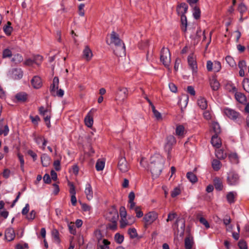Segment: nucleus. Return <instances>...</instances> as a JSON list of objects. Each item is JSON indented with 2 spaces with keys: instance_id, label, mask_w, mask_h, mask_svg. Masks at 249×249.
<instances>
[{
  "instance_id": "nucleus-1",
  "label": "nucleus",
  "mask_w": 249,
  "mask_h": 249,
  "mask_svg": "<svg viewBox=\"0 0 249 249\" xmlns=\"http://www.w3.org/2000/svg\"><path fill=\"white\" fill-rule=\"evenodd\" d=\"M164 163V159L159 154H155L151 157L149 168L153 177L157 178L160 175Z\"/></svg>"
},
{
  "instance_id": "nucleus-2",
  "label": "nucleus",
  "mask_w": 249,
  "mask_h": 249,
  "mask_svg": "<svg viewBox=\"0 0 249 249\" xmlns=\"http://www.w3.org/2000/svg\"><path fill=\"white\" fill-rule=\"evenodd\" d=\"M108 45H114L113 51L114 53L119 56L125 55V46L124 43L120 39L119 35L114 31L111 32L110 35L109 42L107 40Z\"/></svg>"
},
{
  "instance_id": "nucleus-3",
  "label": "nucleus",
  "mask_w": 249,
  "mask_h": 249,
  "mask_svg": "<svg viewBox=\"0 0 249 249\" xmlns=\"http://www.w3.org/2000/svg\"><path fill=\"white\" fill-rule=\"evenodd\" d=\"M176 143V140L174 136L169 135L166 138L164 146V151L168 154V158L170 156V152L172 149L173 146Z\"/></svg>"
},
{
  "instance_id": "nucleus-4",
  "label": "nucleus",
  "mask_w": 249,
  "mask_h": 249,
  "mask_svg": "<svg viewBox=\"0 0 249 249\" xmlns=\"http://www.w3.org/2000/svg\"><path fill=\"white\" fill-rule=\"evenodd\" d=\"M117 168L122 173H125L129 171L130 166L124 156H121L119 158Z\"/></svg>"
},
{
  "instance_id": "nucleus-5",
  "label": "nucleus",
  "mask_w": 249,
  "mask_h": 249,
  "mask_svg": "<svg viewBox=\"0 0 249 249\" xmlns=\"http://www.w3.org/2000/svg\"><path fill=\"white\" fill-rule=\"evenodd\" d=\"M227 181L229 185L233 186L237 185L239 181L238 174L234 171L231 170L227 174Z\"/></svg>"
},
{
  "instance_id": "nucleus-6",
  "label": "nucleus",
  "mask_w": 249,
  "mask_h": 249,
  "mask_svg": "<svg viewBox=\"0 0 249 249\" xmlns=\"http://www.w3.org/2000/svg\"><path fill=\"white\" fill-rule=\"evenodd\" d=\"M160 61L165 67H168L170 62V53L167 48H163L160 52Z\"/></svg>"
},
{
  "instance_id": "nucleus-7",
  "label": "nucleus",
  "mask_w": 249,
  "mask_h": 249,
  "mask_svg": "<svg viewBox=\"0 0 249 249\" xmlns=\"http://www.w3.org/2000/svg\"><path fill=\"white\" fill-rule=\"evenodd\" d=\"M158 218V214L154 212H150L144 215L143 220L145 227L152 224Z\"/></svg>"
},
{
  "instance_id": "nucleus-8",
  "label": "nucleus",
  "mask_w": 249,
  "mask_h": 249,
  "mask_svg": "<svg viewBox=\"0 0 249 249\" xmlns=\"http://www.w3.org/2000/svg\"><path fill=\"white\" fill-rule=\"evenodd\" d=\"M207 70L208 71H213L214 72H219L221 69V63L218 61L212 62L210 60L207 61L206 64Z\"/></svg>"
},
{
  "instance_id": "nucleus-9",
  "label": "nucleus",
  "mask_w": 249,
  "mask_h": 249,
  "mask_svg": "<svg viewBox=\"0 0 249 249\" xmlns=\"http://www.w3.org/2000/svg\"><path fill=\"white\" fill-rule=\"evenodd\" d=\"M106 217L109 221H117L119 215L117 209L114 207L108 209L106 213Z\"/></svg>"
},
{
  "instance_id": "nucleus-10",
  "label": "nucleus",
  "mask_w": 249,
  "mask_h": 249,
  "mask_svg": "<svg viewBox=\"0 0 249 249\" xmlns=\"http://www.w3.org/2000/svg\"><path fill=\"white\" fill-rule=\"evenodd\" d=\"M116 100L124 101L128 95L127 89L124 87H119L116 92Z\"/></svg>"
},
{
  "instance_id": "nucleus-11",
  "label": "nucleus",
  "mask_w": 249,
  "mask_h": 249,
  "mask_svg": "<svg viewBox=\"0 0 249 249\" xmlns=\"http://www.w3.org/2000/svg\"><path fill=\"white\" fill-rule=\"evenodd\" d=\"M96 110V109L92 108L86 116L84 122L87 127L90 128L92 126L93 124V115Z\"/></svg>"
},
{
  "instance_id": "nucleus-12",
  "label": "nucleus",
  "mask_w": 249,
  "mask_h": 249,
  "mask_svg": "<svg viewBox=\"0 0 249 249\" xmlns=\"http://www.w3.org/2000/svg\"><path fill=\"white\" fill-rule=\"evenodd\" d=\"M9 76L15 80L21 79L23 76V71L21 69H13L9 71Z\"/></svg>"
},
{
  "instance_id": "nucleus-13",
  "label": "nucleus",
  "mask_w": 249,
  "mask_h": 249,
  "mask_svg": "<svg viewBox=\"0 0 249 249\" xmlns=\"http://www.w3.org/2000/svg\"><path fill=\"white\" fill-rule=\"evenodd\" d=\"M223 112L228 118L232 120H235L239 116L238 112L231 108H225Z\"/></svg>"
},
{
  "instance_id": "nucleus-14",
  "label": "nucleus",
  "mask_w": 249,
  "mask_h": 249,
  "mask_svg": "<svg viewBox=\"0 0 249 249\" xmlns=\"http://www.w3.org/2000/svg\"><path fill=\"white\" fill-rule=\"evenodd\" d=\"M31 85L34 89H40L43 85L41 78L38 76H35L31 81Z\"/></svg>"
},
{
  "instance_id": "nucleus-15",
  "label": "nucleus",
  "mask_w": 249,
  "mask_h": 249,
  "mask_svg": "<svg viewBox=\"0 0 249 249\" xmlns=\"http://www.w3.org/2000/svg\"><path fill=\"white\" fill-rule=\"evenodd\" d=\"M93 56V53L91 50L88 46H85L83 51L82 57L87 61H90Z\"/></svg>"
},
{
  "instance_id": "nucleus-16",
  "label": "nucleus",
  "mask_w": 249,
  "mask_h": 249,
  "mask_svg": "<svg viewBox=\"0 0 249 249\" xmlns=\"http://www.w3.org/2000/svg\"><path fill=\"white\" fill-rule=\"evenodd\" d=\"M188 62L189 65L192 70L193 72H196L197 71V64L196 58L193 54L190 55L188 57Z\"/></svg>"
},
{
  "instance_id": "nucleus-17",
  "label": "nucleus",
  "mask_w": 249,
  "mask_h": 249,
  "mask_svg": "<svg viewBox=\"0 0 249 249\" xmlns=\"http://www.w3.org/2000/svg\"><path fill=\"white\" fill-rule=\"evenodd\" d=\"M188 6L185 3H181L178 5L177 8V11L178 15H185L187 12Z\"/></svg>"
},
{
  "instance_id": "nucleus-18",
  "label": "nucleus",
  "mask_w": 249,
  "mask_h": 249,
  "mask_svg": "<svg viewBox=\"0 0 249 249\" xmlns=\"http://www.w3.org/2000/svg\"><path fill=\"white\" fill-rule=\"evenodd\" d=\"M5 237L8 241H12L15 237L14 230L12 228L7 229L5 232Z\"/></svg>"
},
{
  "instance_id": "nucleus-19",
  "label": "nucleus",
  "mask_w": 249,
  "mask_h": 249,
  "mask_svg": "<svg viewBox=\"0 0 249 249\" xmlns=\"http://www.w3.org/2000/svg\"><path fill=\"white\" fill-rule=\"evenodd\" d=\"M211 143L216 149H218L220 147L222 144V142L220 138L216 134L212 136Z\"/></svg>"
},
{
  "instance_id": "nucleus-20",
  "label": "nucleus",
  "mask_w": 249,
  "mask_h": 249,
  "mask_svg": "<svg viewBox=\"0 0 249 249\" xmlns=\"http://www.w3.org/2000/svg\"><path fill=\"white\" fill-rule=\"evenodd\" d=\"M59 79L57 77H54L53 84L50 86V91L53 95H54L56 90L58 89Z\"/></svg>"
},
{
  "instance_id": "nucleus-21",
  "label": "nucleus",
  "mask_w": 249,
  "mask_h": 249,
  "mask_svg": "<svg viewBox=\"0 0 249 249\" xmlns=\"http://www.w3.org/2000/svg\"><path fill=\"white\" fill-rule=\"evenodd\" d=\"M9 128L7 124H4L3 120L0 121V135L7 136L9 133Z\"/></svg>"
},
{
  "instance_id": "nucleus-22",
  "label": "nucleus",
  "mask_w": 249,
  "mask_h": 249,
  "mask_svg": "<svg viewBox=\"0 0 249 249\" xmlns=\"http://www.w3.org/2000/svg\"><path fill=\"white\" fill-rule=\"evenodd\" d=\"M85 193L86 195L87 199L89 200H91L93 197V191L92 187L90 184L88 183L86 185Z\"/></svg>"
},
{
  "instance_id": "nucleus-23",
  "label": "nucleus",
  "mask_w": 249,
  "mask_h": 249,
  "mask_svg": "<svg viewBox=\"0 0 249 249\" xmlns=\"http://www.w3.org/2000/svg\"><path fill=\"white\" fill-rule=\"evenodd\" d=\"M213 184L216 190L221 191L223 189V185L222 180L219 178L216 177L214 178Z\"/></svg>"
},
{
  "instance_id": "nucleus-24",
  "label": "nucleus",
  "mask_w": 249,
  "mask_h": 249,
  "mask_svg": "<svg viewBox=\"0 0 249 249\" xmlns=\"http://www.w3.org/2000/svg\"><path fill=\"white\" fill-rule=\"evenodd\" d=\"M210 85L213 90H217L219 88V83L215 77H213L210 80Z\"/></svg>"
},
{
  "instance_id": "nucleus-25",
  "label": "nucleus",
  "mask_w": 249,
  "mask_h": 249,
  "mask_svg": "<svg viewBox=\"0 0 249 249\" xmlns=\"http://www.w3.org/2000/svg\"><path fill=\"white\" fill-rule=\"evenodd\" d=\"M184 244L185 249H193L194 242L192 238L190 237H186Z\"/></svg>"
},
{
  "instance_id": "nucleus-26",
  "label": "nucleus",
  "mask_w": 249,
  "mask_h": 249,
  "mask_svg": "<svg viewBox=\"0 0 249 249\" xmlns=\"http://www.w3.org/2000/svg\"><path fill=\"white\" fill-rule=\"evenodd\" d=\"M237 194L234 192H229L226 196L227 200L230 204L233 203L235 202V198Z\"/></svg>"
},
{
  "instance_id": "nucleus-27",
  "label": "nucleus",
  "mask_w": 249,
  "mask_h": 249,
  "mask_svg": "<svg viewBox=\"0 0 249 249\" xmlns=\"http://www.w3.org/2000/svg\"><path fill=\"white\" fill-rule=\"evenodd\" d=\"M41 160L42 164L44 167L48 166L50 163V158L46 154L41 156Z\"/></svg>"
},
{
  "instance_id": "nucleus-28",
  "label": "nucleus",
  "mask_w": 249,
  "mask_h": 249,
  "mask_svg": "<svg viewBox=\"0 0 249 249\" xmlns=\"http://www.w3.org/2000/svg\"><path fill=\"white\" fill-rule=\"evenodd\" d=\"M235 97L237 101L240 103H244L246 101L245 95L241 92H236Z\"/></svg>"
},
{
  "instance_id": "nucleus-29",
  "label": "nucleus",
  "mask_w": 249,
  "mask_h": 249,
  "mask_svg": "<svg viewBox=\"0 0 249 249\" xmlns=\"http://www.w3.org/2000/svg\"><path fill=\"white\" fill-rule=\"evenodd\" d=\"M215 156L219 159H224L227 157L226 153L222 149H216Z\"/></svg>"
},
{
  "instance_id": "nucleus-30",
  "label": "nucleus",
  "mask_w": 249,
  "mask_h": 249,
  "mask_svg": "<svg viewBox=\"0 0 249 249\" xmlns=\"http://www.w3.org/2000/svg\"><path fill=\"white\" fill-rule=\"evenodd\" d=\"M198 106L202 109H205L207 107V102L204 98H200L197 100Z\"/></svg>"
},
{
  "instance_id": "nucleus-31",
  "label": "nucleus",
  "mask_w": 249,
  "mask_h": 249,
  "mask_svg": "<svg viewBox=\"0 0 249 249\" xmlns=\"http://www.w3.org/2000/svg\"><path fill=\"white\" fill-rule=\"evenodd\" d=\"M231 222V219L229 216L226 215L223 219V223L224 225L227 227V231H230L233 228L232 225H230Z\"/></svg>"
},
{
  "instance_id": "nucleus-32",
  "label": "nucleus",
  "mask_w": 249,
  "mask_h": 249,
  "mask_svg": "<svg viewBox=\"0 0 249 249\" xmlns=\"http://www.w3.org/2000/svg\"><path fill=\"white\" fill-rule=\"evenodd\" d=\"M238 10L241 15L240 20L242 21L243 20V14L247 11V8L244 4L241 3L239 5Z\"/></svg>"
},
{
  "instance_id": "nucleus-33",
  "label": "nucleus",
  "mask_w": 249,
  "mask_h": 249,
  "mask_svg": "<svg viewBox=\"0 0 249 249\" xmlns=\"http://www.w3.org/2000/svg\"><path fill=\"white\" fill-rule=\"evenodd\" d=\"M184 127L183 125H177L176 128V135L179 137H183L184 134Z\"/></svg>"
},
{
  "instance_id": "nucleus-34",
  "label": "nucleus",
  "mask_w": 249,
  "mask_h": 249,
  "mask_svg": "<svg viewBox=\"0 0 249 249\" xmlns=\"http://www.w3.org/2000/svg\"><path fill=\"white\" fill-rule=\"evenodd\" d=\"M44 117V121L47 126L49 127L51 125L50 118L51 116V111L49 110L47 113H45L42 115Z\"/></svg>"
},
{
  "instance_id": "nucleus-35",
  "label": "nucleus",
  "mask_w": 249,
  "mask_h": 249,
  "mask_svg": "<svg viewBox=\"0 0 249 249\" xmlns=\"http://www.w3.org/2000/svg\"><path fill=\"white\" fill-rule=\"evenodd\" d=\"M52 237L55 242L59 243L60 241L59 238V233L58 231L56 229H53L52 232Z\"/></svg>"
},
{
  "instance_id": "nucleus-36",
  "label": "nucleus",
  "mask_w": 249,
  "mask_h": 249,
  "mask_svg": "<svg viewBox=\"0 0 249 249\" xmlns=\"http://www.w3.org/2000/svg\"><path fill=\"white\" fill-rule=\"evenodd\" d=\"M187 178L192 183H195L197 181L196 176L192 172H188L187 174Z\"/></svg>"
},
{
  "instance_id": "nucleus-37",
  "label": "nucleus",
  "mask_w": 249,
  "mask_h": 249,
  "mask_svg": "<svg viewBox=\"0 0 249 249\" xmlns=\"http://www.w3.org/2000/svg\"><path fill=\"white\" fill-rule=\"evenodd\" d=\"M16 99L19 101H24L27 99V94L25 92H20L16 96Z\"/></svg>"
},
{
  "instance_id": "nucleus-38",
  "label": "nucleus",
  "mask_w": 249,
  "mask_h": 249,
  "mask_svg": "<svg viewBox=\"0 0 249 249\" xmlns=\"http://www.w3.org/2000/svg\"><path fill=\"white\" fill-rule=\"evenodd\" d=\"M212 164L213 169L215 171L219 170L221 168V163L219 160H213Z\"/></svg>"
},
{
  "instance_id": "nucleus-39",
  "label": "nucleus",
  "mask_w": 249,
  "mask_h": 249,
  "mask_svg": "<svg viewBox=\"0 0 249 249\" xmlns=\"http://www.w3.org/2000/svg\"><path fill=\"white\" fill-rule=\"evenodd\" d=\"M212 127L213 131L217 134L220 133L221 129L219 124L217 122H213L212 124Z\"/></svg>"
},
{
  "instance_id": "nucleus-40",
  "label": "nucleus",
  "mask_w": 249,
  "mask_h": 249,
  "mask_svg": "<svg viewBox=\"0 0 249 249\" xmlns=\"http://www.w3.org/2000/svg\"><path fill=\"white\" fill-rule=\"evenodd\" d=\"M12 55V52L9 48L5 49L2 52V57L7 58L10 57Z\"/></svg>"
},
{
  "instance_id": "nucleus-41",
  "label": "nucleus",
  "mask_w": 249,
  "mask_h": 249,
  "mask_svg": "<svg viewBox=\"0 0 249 249\" xmlns=\"http://www.w3.org/2000/svg\"><path fill=\"white\" fill-rule=\"evenodd\" d=\"M243 87L245 91L249 92V79L244 78L242 82Z\"/></svg>"
},
{
  "instance_id": "nucleus-42",
  "label": "nucleus",
  "mask_w": 249,
  "mask_h": 249,
  "mask_svg": "<svg viewBox=\"0 0 249 249\" xmlns=\"http://www.w3.org/2000/svg\"><path fill=\"white\" fill-rule=\"evenodd\" d=\"M10 25L11 23L8 22L7 24L3 27L4 32L7 35H10L12 31V28Z\"/></svg>"
},
{
  "instance_id": "nucleus-43",
  "label": "nucleus",
  "mask_w": 249,
  "mask_h": 249,
  "mask_svg": "<svg viewBox=\"0 0 249 249\" xmlns=\"http://www.w3.org/2000/svg\"><path fill=\"white\" fill-rule=\"evenodd\" d=\"M193 16L196 19L199 18L200 17V10L197 6H195L194 8Z\"/></svg>"
},
{
  "instance_id": "nucleus-44",
  "label": "nucleus",
  "mask_w": 249,
  "mask_h": 249,
  "mask_svg": "<svg viewBox=\"0 0 249 249\" xmlns=\"http://www.w3.org/2000/svg\"><path fill=\"white\" fill-rule=\"evenodd\" d=\"M128 233L129 234L131 238H136L138 236L137 231L135 228L129 229L128 230Z\"/></svg>"
},
{
  "instance_id": "nucleus-45",
  "label": "nucleus",
  "mask_w": 249,
  "mask_h": 249,
  "mask_svg": "<svg viewBox=\"0 0 249 249\" xmlns=\"http://www.w3.org/2000/svg\"><path fill=\"white\" fill-rule=\"evenodd\" d=\"M226 61L227 63L231 67H234L236 65V63L233 58L231 56H227L226 57Z\"/></svg>"
},
{
  "instance_id": "nucleus-46",
  "label": "nucleus",
  "mask_w": 249,
  "mask_h": 249,
  "mask_svg": "<svg viewBox=\"0 0 249 249\" xmlns=\"http://www.w3.org/2000/svg\"><path fill=\"white\" fill-rule=\"evenodd\" d=\"M114 239L117 243L121 244L123 242L124 237L123 235L120 234L119 233H117L115 235Z\"/></svg>"
},
{
  "instance_id": "nucleus-47",
  "label": "nucleus",
  "mask_w": 249,
  "mask_h": 249,
  "mask_svg": "<svg viewBox=\"0 0 249 249\" xmlns=\"http://www.w3.org/2000/svg\"><path fill=\"white\" fill-rule=\"evenodd\" d=\"M95 167L97 171H102L104 168L105 162L101 160H98L96 162Z\"/></svg>"
},
{
  "instance_id": "nucleus-48",
  "label": "nucleus",
  "mask_w": 249,
  "mask_h": 249,
  "mask_svg": "<svg viewBox=\"0 0 249 249\" xmlns=\"http://www.w3.org/2000/svg\"><path fill=\"white\" fill-rule=\"evenodd\" d=\"M153 113L155 117L158 120H162V116L161 114L156 109L155 107H153V110H152Z\"/></svg>"
},
{
  "instance_id": "nucleus-49",
  "label": "nucleus",
  "mask_w": 249,
  "mask_h": 249,
  "mask_svg": "<svg viewBox=\"0 0 249 249\" xmlns=\"http://www.w3.org/2000/svg\"><path fill=\"white\" fill-rule=\"evenodd\" d=\"M18 160L20 163L21 170H22V172H24V159H23V156L21 154L18 153Z\"/></svg>"
},
{
  "instance_id": "nucleus-50",
  "label": "nucleus",
  "mask_w": 249,
  "mask_h": 249,
  "mask_svg": "<svg viewBox=\"0 0 249 249\" xmlns=\"http://www.w3.org/2000/svg\"><path fill=\"white\" fill-rule=\"evenodd\" d=\"M181 193L180 189L179 187H177L174 189L171 192V195L172 197H175L179 195Z\"/></svg>"
},
{
  "instance_id": "nucleus-51",
  "label": "nucleus",
  "mask_w": 249,
  "mask_h": 249,
  "mask_svg": "<svg viewBox=\"0 0 249 249\" xmlns=\"http://www.w3.org/2000/svg\"><path fill=\"white\" fill-rule=\"evenodd\" d=\"M229 158L230 160L233 163L238 162V157L236 153H231L229 155Z\"/></svg>"
},
{
  "instance_id": "nucleus-52",
  "label": "nucleus",
  "mask_w": 249,
  "mask_h": 249,
  "mask_svg": "<svg viewBox=\"0 0 249 249\" xmlns=\"http://www.w3.org/2000/svg\"><path fill=\"white\" fill-rule=\"evenodd\" d=\"M85 4L81 3L78 6V14L81 17H83L85 15L84 10Z\"/></svg>"
},
{
  "instance_id": "nucleus-53",
  "label": "nucleus",
  "mask_w": 249,
  "mask_h": 249,
  "mask_svg": "<svg viewBox=\"0 0 249 249\" xmlns=\"http://www.w3.org/2000/svg\"><path fill=\"white\" fill-rule=\"evenodd\" d=\"M12 60L16 63H19L23 60V57L21 54H17L14 56Z\"/></svg>"
},
{
  "instance_id": "nucleus-54",
  "label": "nucleus",
  "mask_w": 249,
  "mask_h": 249,
  "mask_svg": "<svg viewBox=\"0 0 249 249\" xmlns=\"http://www.w3.org/2000/svg\"><path fill=\"white\" fill-rule=\"evenodd\" d=\"M36 215V213L34 210H32L30 213L26 216V218L29 220H33L35 219Z\"/></svg>"
},
{
  "instance_id": "nucleus-55",
  "label": "nucleus",
  "mask_w": 249,
  "mask_h": 249,
  "mask_svg": "<svg viewBox=\"0 0 249 249\" xmlns=\"http://www.w3.org/2000/svg\"><path fill=\"white\" fill-rule=\"evenodd\" d=\"M177 216V213H170L168 214V217L166 219L167 222L172 221Z\"/></svg>"
},
{
  "instance_id": "nucleus-56",
  "label": "nucleus",
  "mask_w": 249,
  "mask_h": 249,
  "mask_svg": "<svg viewBox=\"0 0 249 249\" xmlns=\"http://www.w3.org/2000/svg\"><path fill=\"white\" fill-rule=\"evenodd\" d=\"M203 117L207 120H210L212 119V114L210 111L206 110L203 112Z\"/></svg>"
},
{
  "instance_id": "nucleus-57",
  "label": "nucleus",
  "mask_w": 249,
  "mask_h": 249,
  "mask_svg": "<svg viewBox=\"0 0 249 249\" xmlns=\"http://www.w3.org/2000/svg\"><path fill=\"white\" fill-rule=\"evenodd\" d=\"M111 223L107 225L108 228L112 230H115L117 228V221H110Z\"/></svg>"
},
{
  "instance_id": "nucleus-58",
  "label": "nucleus",
  "mask_w": 249,
  "mask_h": 249,
  "mask_svg": "<svg viewBox=\"0 0 249 249\" xmlns=\"http://www.w3.org/2000/svg\"><path fill=\"white\" fill-rule=\"evenodd\" d=\"M135 211L136 212V216L137 217L140 218L142 216L143 213L142 211H141L139 207H136L135 208Z\"/></svg>"
},
{
  "instance_id": "nucleus-59",
  "label": "nucleus",
  "mask_w": 249,
  "mask_h": 249,
  "mask_svg": "<svg viewBox=\"0 0 249 249\" xmlns=\"http://www.w3.org/2000/svg\"><path fill=\"white\" fill-rule=\"evenodd\" d=\"M69 231L71 233L74 235L76 234L75 225L73 223H71L69 225Z\"/></svg>"
},
{
  "instance_id": "nucleus-60",
  "label": "nucleus",
  "mask_w": 249,
  "mask_h": 249,
  "mask_svg": "<svg viewBox=\"0 0 249 249\" xmlns=\"http://www.w3.org/2000/svg\"><path fill=\"white\" fill-rule=\"evenodd\" d=\"M199 221L200 222L203 224V225L205 226V227L208 229L210 227V225H209V223L208 222V221L206 220V219H205L203 217H200L199 218Z\"/></svg>"
},
{
  "instance_id": "nucleus-61",
  "label": "nucleus",
  "mask_w": 249,
  "mask_h": 249,
  "mask_svg": "<svg viewBox=\"0 0 249 249\" xmlns=\"http://www.w3.org/2000/svg\"><path fill=\"white\" fill-rule=\"evenodd\" d=\"M181 18V22L183 25H184L185 26V29L184 30H186V28L187 25V18L185 16V15L183 16H180Z\"/></svg>"
},
{
  "instance_id": "nucleus-62",
  "label": "nucleus",
  "mask_w": 249,
  "mask_h": 249,
  "mask_svg": "<svg viewBox=\"0 0 249 249\" xmlns=\"http://www.w3.org/2000/svg\"><path fill=\"white\" fill-rule=\"evenodd\" d=\"M238 246L240 249H247V246L246 242L241 240L238 243Z\"/></svg>"
},
{
  "instance_id": "nucleus-63",
  "label": "nucleus",
  "mask_w": 249,
  "mask_h": 249,
  "mask_svg": "<svg viewBox=\"0 0 249 249\" xmlns=\"http://www.w3.org/2000/svg\"><path fill=\"white\" fill-rule=\"evenodd\" d=\"M169 88L170 90L173 92H176L177 91V87L173 83H170L169 84Z\"/></svg>"
},
{
  "instance_id": "nucleus-64",
  "label": "nucleus",
  "mask_w": 249,
  "mask_h": 249,
  "mask_svg": "<svg viewBox=\"0 0 249 249\" xmlns=\"http://www.w3.org/2000/svg\"><path fill=\"white\" fill-rule=\"evenodd\" d=\"M42 59L43 58L41 56L38 55L35 56L33 61L37 65H39V62H40L41 61H42Z\"/></svg>"
}]
</instances>
